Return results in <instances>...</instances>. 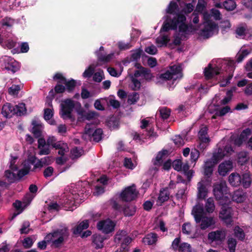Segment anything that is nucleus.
Masks as SVG:
<instances>
[{
	"instance_id": "obj_1",
	"label": "nucleus",
	"mask_w": 252,
	"mask_h": 252,
	"mask_svg": "<svg viewBox=\"0 0 252 252\" xmlns=\"http://www.w3.org/2000/svg\"><path fill=\"white\" fill-rule=\"evenodd\" d=\"M68 235L67 228L57 229L45 236L46 241L39 242L37 243V248L40 250H44L47 248V242H51L55 248H59L63 244L64 238L67 237Z\"/></svg>"
},
{
	"instance_id": "obj_2",
	"label": "nucleus",
	"mask_w": 252,
	"mask_h": 252,
	"mask_svg": "<svg viewBox=\"0 0 252 252\" xmlns=\"http://www.w3.org/2000/svg\"><path fill=\"white\" fill-rule=\"evenodd\" d=\"M213 192L218 203H231V195L228 193V189L225 183L215 184L214 186Z\"/></svg>"
},
{
	"instance_id": "obj_3",
	"label": "nucleus",
	"mask_w": 252,
	"mask_h": 252,
	"mask_svg": "<svg viewBox=\"0 0 252 252\" xmlns=\"http://www.w3.org/2000/svg\"><path fill=\"white\" fill-rule=\"evenodd\" d=\"M221 209L219 213L220 219L228 226L233 224V210L230 206V203H219Z\"/></svg>"
},
{
	"instance_id": "obj_4",
	"label": "nucleus",
	"mask_w": 252,
	"mask_h": 252,
	"mask_svg": "<svg viewBox=\"0 0 252 252\" xmlns=\"http://www.w3.org/2000/svg\"><path fill=\"white\" fill-rule=\"evenodd\" d=\"M138 194L139 192L136 189V186L132 184L123 189L119 197L122 202H130L136 200Z\"/></svg>"
},
{
	"instance_id": "obj_5",
	"label": "nucleus",
	"mask_w": 252,
	"mask_h": 252,
	"mask_svg": "<svg viewBox=\"0 0 252 252\" xmlns=\"http://www.w3.org/2000/svg\"><path fill=\"white\" fill-rule=\"evenodd\" d=\"M61 109L60 112L61 117L63 119H71L72 118V112L75 107V103L71 99H66L61 104Z\"/></svg>"
},
{
	"instance_id": "obj_6",
	"label": "nucleus",
	"mask_w": 252,
	"mask_h": 252,
	"mask_svg": "<svg viewBox=\"0 0 252 252\" xmlns=\"http://www.w3.org/2000/svg\"><path fill=\"white\" fill-rule=\"evenodd\" d=\"M226 231L224 229H218L212 231L208 234L207 238L210 244L215 243L220 245L224 241L226 237Z\"/></svg>"
},
{
	"instance_id": "obj_7",
	"label": "nucleus",
	"mask_w": 252,
	"mask_h": 252,
	"mask_svg": "<svg viewBox=\"0 0 252 252\" xmlns=\"http://www.w3.org/2000/svg\"><path fill=\"white\" fill-rule=\"evenodd\" d=\"M219 162L217 155H213L210 159H207L203 165L204 175L207 178L210 177L213 174L214 167Z\"/></svg>"
},
{
	"instance_id": "obj_8",
	"label": "nucleus",
	"mask_w": 252,
	"mask_h": 252,
	"mask_svg": "<svg viewBox=\"0 0 252 252\" xmlns=\"http://www.w3.org/2000/svg\"><path fill=\"white\" fill-rule=\"evenodd\" d=\"M115 223L110 219L102 220L97 222V228L105 234H108L114 230Z\"/></svg>"
},
{
	"instance_id": "obj_9",
	"label": "nucleus",
	"mask_w": 252,
	"mask_h": 252,
	"mask_svg": "<svg viewBox=\"0 0 252 252\" xmlns=\"http://www.w3.org/2000/svg\"><path fill=\"white\" fill-rule=\"evenodd\" d=\"M3 61L4 63V67L6 70L11 71L13 73L19 70L20 65L19 63L13 58L5 56L3 58Z\"/></svg>"
},
{
	"instance_id": "obj_10",
	"label": "nucleus",
	"mask_w": 252,
	"mask_h": 252,
	"mask_svg": "<svg viewBox=\"0 0 252 252\" xmlns=\"http://www.w3.org/2000/svg\"><path fill=\"white\" fill-rule=\"evenodd\" d=\"M204 209L202 204H198L194 206L192 210L191 214L193 215L196 223L200 222L204 217Z\"/></svg>"
},
{
	"instance_id": "obj_11",
	"label": "nucleus",
	"mask_w": 252,
	"mask_h": 252,
	"mask_svg": "<svg viewBox=\"0 0 252 252\" xmlns=\"http://www.w3.org/2000/svg\"><path fill=\"white\" fill-rule=\"evenodd\" d=\"M220 69L218 66L212 67V65L209 64L208 67L205 68L204 73L205 78L207 79H210L220 74Z\"/></svg>"
},
{
	"instance_id": "obj_12",
	"label": "nucleus",
	"mask_w": 252,
	"mask_h": 252,
	"mask_svg": "<svg viewBox=\"0 0 252 252\" xmlns=\"http://www.w3.org/2000/svg\"><path fill=\"white\" fill-rule=\"evenodd\" d=\"M232 200L237 203L244 202L248 197L247 193L243 189L235 190L231 196Z\"/></svg>"
},
{
	"instance_id": "obj_13",
	"label": "nucleus",
	"mask_w": 252,
	"mask_h": 252,
	"mask_svg": "<svg viewBox=\"0 0 252 252\" xmlns=\"http://www.w3.org/2000/svg\"><path fill=\"white\" fill-rule=\"evenodd\" d=\"M137 207L133 203H127L123 206L122 211L125 217L133 216L136 211Z\"/></svg>"
},
{
	"instance_id": "obj_14",
	"label": "nucleus",
	"mask_w": 252,
	"mask_h": 252,
	"mask_svg": "<svg viewBox=\"0 0 252 252\" xmlns=\"http://www.w3.org/2000/svg\"><path fill=\"white\" fill-rule=\"evenodd\" d=\"M251 133L252 131L250 128H247L244 129L240 133L239 137L235 139L234 141L235 144L238 146H241L244 142H245L247 140L248 137L251 135Z\"/></svg>"
},
{
	"instance_id": "obj_15",
	"label": "nucleus",
	"mask_w": 252,
	"mask_h": 252,
	"mask_svg": "<svg viewBox=\"0 0 252 252\" xmlns=\"http://www.w3.org/2000/svg\"><path fill=\"white\" fill-rule=\"evenodd\" d=\"M14 105L10 103H6L3 105L1 109V114L7 118H10L14 115Z\"/></svg>"
},
{
	"instance_id": "obj_16",
	"label": "nucleus",
	"mask_w": 252,
	"mask_h": 252,
	"mask_svg": "<svg viewBox=\"0 0 252 252\" xmlns=\"http://www.w3.org/2000/svg\"><path fill=\"white\" fill-rule=\"evenodd\" d=\"M232 147L229 145H226L223 148H219L218 153H214V155H217L218 158L220 161L225 156H227L231 152H233Z\"/></svg>"
},
{
	"instance_id": "obj_17",
	"label": "nucleus",
	"mask_w": 252,
	"mask_h": 252,
	"mask_svg": "<svg viewBox=\"0 0 252 252\" xmlns=\"http://www.w3.org/2000/svg\"><path fill=\"white\" fill-rule=\"evenodd\" d=\"M179 32L185 34H189L196 30L195 27L192 25L181 23L179 25Z\"/></svg>"
},
{
	"instance_id": "obj_18",
	"label": "nucleus",
	"mask_w": 252,
	"mask_h": 252,
	"mask_svg": "<svg viewBox=\"0 0 252 252\" xmlns=\"http://www.w3.org/2000/svg\"><path fill=\"white\" fill-rule=\"evenodd\" d=\"M169 70L172 76L174 77V75H177L176 77H174V80H176L178 79H180L183 77L182 67L181 65L174 64L169 66Z\"/></svg>"
},
{
	"instance_id": "obj_19",
	"label": "nucleus",
	"mask_w": 252,
	"mask_h": 252,
	"mask_svg": "<svg viewBox=\"0 0 252 252\" xmlns=\"http://www.w3.org/2000/svg\"><path fill=\"white\" fill-rule=\"evenodd\" d=\"M232 168V162L229 160L225 161L219 165L218 171L220 175H224L229 172Z\"/></svg>"
},
{
	"instance_id": "obj_20",
	"label": "nucleus",
	"mask_w": 252,
	"mask_h": 252,
	"mask_svg": "<svg viewBox=\"0 0 252 252\" xmlns=\"http://www.w3.org/2000/svg\"><path fill=\"white\" fill-rule=\"evenodd\" d=\"M241 175L237 173H231L228 177V182L233 187H237L241 185Z\"/></svg>"
},
{
	"instance_id": "obj_21",
	"label": "nucleus",
	"mask_w": 252,
	"mask_h": 252,
	"mask_svg": "<svg viewBox=\"0 0 252 252\" xmlns=\"http://www.w3.org/2000/svg\"><path fill=\"white\" fill-rule=\"evenodd\" d=\"M200 227L202 230H205L207 228L215 224V221L212 217L204 216L200 221Z\"/></svg>"
},
{
	"instance_id": "obj_22",
	"label": "nucleus",
	"mask_w": 252,
	"mask_h": 252,
	"mask_svg": "<svg viewBox=\"0 0 252 252\" xmlns=\"http://www.w3.org/2000/svg\"><path fill=\"white\" fill-rule=\"evenodd\" d=\"M169 195L170 192L168 190V188H162L159 191L158 197V201L161 204L160 205H161L169 199Z\"/></svg>"
},
{
	"instance_id": "obj_23",
	"label": "nucleus",
	"mask_w": 252,
	"mask_h": 252,
	"mask_svg": "<svg viewBox=\"0 0 252 252\" xmlns=\"http://www.w3.org/2000/svg\"><path fill=\"white\" fill-rule=\"evenodd\" d=\"M158 240V235L156 233H150L148 234L143 239V242L148 245H152L155 244Z\"/></svg>"
},
{
	"instance_id": "obj_24",
	"label": "nucleus",
	"mask_w": 252,
	"mask_h": 252,
	"mask_svg": "<svg viewBox=\"0 0 252 252\" xmlns=\"http://www.w3.org/2000/svg\"><path fill=\"white\" fill-rule=\"evenodd\" d=\"M89 226L88 220H84L76 225L73 229V233L75 235L80 234L82 231L86 229Z\"/></svg>"
},
{
	"instance_id": "obj_25",
	"label": "nucleus",
	"mask_w": 252,
	"mask_h": 252,
	"mask_svg": "<svg viewBox=\"0 0 252 252\" xmlns=\"http://www.w3.org/2000/svg\"><path fill=\"white\" fill-rule=\"evenodd\" d=\"M105 238L104 236L99 234H94L93 236V242L95 246V248L97 249H101L103 247V242Z\"/></svg>"
},
{
	"instance_id": "obj_26",
	"label": "nucleus",
	"mask_w": 252,
	"mask_h": 252,
	"mask_svg": "<svg viewBox=\"0 0 252 252\" xmlns=\"http://www.w3.org/2000/svg\"><path fill=\"white\" fill-rule=\"evenodd\" d=\"M176 14V16L172 19L173 22H174V25L173 27L174 29H177L178 24L185 23L187 20L186 17L184 14L181 13H178Z\"/></svg>"
},
{
	"instance_id": "obj_27",
	"label": "nucleus",
	"mask_w": 252,
	"mask_h": 252,
	"mask_svg": "<svg viewBox=\"0 0 252 252\" xmlns=\"http://www.w3.org/2000/svg\"><path fill=\"white\" fill-rule=\"evenodd\" d=\"M241 185L247 189L250 187L252 184L251 175L249 173H244L241 176Z\"/></svg>"
},
{
	"instance_id": "obj_28",
	"label": "nucleus",
	"mask_w": 252,
	"mask_h": 252,
	"mask_svg": "<svg viewBox=\"0 0 252 252\" xmlns=\"http://www.w3.org/2000/svg\"><path fill=\"white\" fill-rule=\"evenodd\" d=\"M198 194L197 197L199 199H204L207 194V189L206 186L202 182L198 183Z\"/></svg>"
},
{
	"instance_id": "obj_29",
	"label": "nucleus",
	"mask_w": 252,
	"mask_h": 252,
	"mask_svg": "<svg viewBox=\"0 0 252 252\" xmlns=\"http://www.w3.org/2000/svg\"><path fill=\"white\" fill-rule=\"evenodd\" d=\"M157 79L159 80L157 81V84H162V81H166L173 79L174 80V77L172 76L169 70H167L164 73H161L157 77Z\"/></svg>"
},
{
	"instance_id": "obj_30",
	"label": "nucleus",
	"mask_w": 252,
	"mask_h": 252,
	"mask_svg": "<svg viewBox=\"0 0 252 252\" xmlns=\"http://www.w3.org/2000/svg\"><path fill=\"white\" fill-rule=\"evenodd\" d=\"M27 111L25 104L24 103H20L18 105H14V113L17 116H22L24 115Z\"/></svg>"
},
{
	"instance_id": "obj_31",
	"label": "nucleus",
	"mask_w": 252,
	"mask_h": 252,
	"mask_svg": "<svg viewBox=\"0 0 252 252\" xmlns=\"http://www.w3.org/2000/svg\"><path fill=\"white\" fill-rule=\"evenodd\" d=\"M4 176L7 179L9 184L14 183L16 181L18 180L17 175L9 170L5 171Z\"/></svg>"
},
{
	"instance_id": "obj_32",
	"label": "nucleus",
	"mask_w": 252,
	"mask_h": 252,
	"mask_svg": "<svg viewBox=\"0 0 252 252\" xmlns=\"http://www.w3.org/2000/svg\"><path fill=\"white\" fill-rule=\"evenodd\" d=\"M33 127L32 132L33 133L34 137L39 138L41 135V131L40 128V125L38 124L36 121H33L32 122Z\"/></svg>"
},
{
	"instance_id": "obj_33",
	"label": "nucleus",
	"mask_w": 252,
	"mask_h": 252,
	"mask_svg": "<svg viewBox=\"0 0 252 252\" xmlns=\"http://www.w3.org/2000/svg\"><path fill=\"white\" fill-rule=\"evenodd\" d=\"M31 169V165L25 163L22 169L19 170L17 173L18 180H20L22 177L27 175Z\"/></svg>"
},
{
	"instance_id": "obj_34",
	"label": "nucleus",
	"mask_w": 252,
	"mask_h": 252,
	"mask_svg": "<svg viewBox=\"0 0 252 252\" xmlns=\"http://www.w3.org/2000/svg\"><path fill=\"white\" fill-rule=\"evenodd\" d=\"M168 151L166 150H163L161 152H158L156 156L154 164L155 165H160L163 162V157L166 155Z\"/></svg>"
},
{
	"instance_id": "obj_35",
	"label": "nucleus",
	"mask_w": 252,
	"mask_h": 252,
	"mask_svg": "<svg viewBox=\"0 0 252 252\" xmlns=\"http://www.w3.org/2000/svg\"><path fill=\"white\" fill-rule=\"evenodd\" d=\"M96 54L97 56L98 61L105 63H108L110 62L114 55V54L112 53L106 56H105L99 51L96 52Z\"/></svg>"
},
{
	"instance_id": "obj_36",
	"label": "nucleus",
	"mask_w": 252,
	"mask_h": 252,
	"mask_svg": "<svg viewBox=\"0 0 252 252\" xmlns=\"http://www.w3.org/2000/svg\"><path fill=\"white\" fill-rule=\"evenodd\" d=\"M205 208L206 211L209 213H213L214 212L215 206L214 200L212 198H209L207 199Z\"/></svg>"
},
{
	"instance_id": "obj_37",
	"label": "nucleus",
	"mask_w": 252,
	"mask_h": 252,
	"mask_svg": "<svg viewBox=\"0 0 252 252\" xmlns=\"http://www.w3.org/2000/svg\"><path fill=\"white\" fill-rule=\"evenodd\" d=\"M102 129L101 128H97L94 130L91 137L93 138L94 141L98 142L102 139Z\"/></svg>"
},
{
	"instance_id": "obj_38",
	"label": "nucleus",
	"mask_w": 252,
	"mask_h": 252,
	"mask_svg": "<svg viewBox=\"0 0 252 252\" xmlns=\"http://www.w3.org/2000/svg\"><path fill=\"white\" fill-rule=\"evenodd\" d=\"M84 153V150L79 147H75L71 151V158L73 159H76L80 157Z\"/></svg>"
},
{
	"instance_id": "obj_39",
	"label": "nucleus",
	"mask_w": 252,
	"mask_h": 252,
	"mask_svg": "<svg viewBox=\"0 0 252 252\" xmlns=\"http://www.w3.org/2000/svg\"><path fill=\"white\" fill-rule=\"evenodd\" d=\"M223 6L227 11H232L236 7V3L234 0H225L223 3Z\"/></svg>"
},
{
	"instance_id": "obj_40",
	"label": "nucleus",
	"mask_w": 252,
	"mask_h": 252,
	"mask_svg": "<svg viewBox=\"0 0 252 252\" xmlns=\"http://www.w3.org/2000/svg\"><path fill=\"white\" fill-rule=\"evenodd\" d=\"M179 6L178 4L174 1H171L166 9V13L170 14H175V10H178Z\"/></svg>"
},
{
	"instance_id": "obj_41",
	"label": "nucleus",
	"mask_w": 252,
	"mask_h": 252,
	"mask_svg": "<svg viewBox=\"0 0 252 252\" xmlns=\"http://www.w3.org/2000/svg\"><path fill=\"white\" fill-rule=\"evenodd\" d=\"M234 235L238 240L243 241L245 238V234L242 228L237 226L235 227L234 230Z\"/></svg>"
},
{
	"instance_id": "obj_42",
	"label": "nucleus",
	"mask_w": 252,
	"mask_h": 252,
	"mask_svg": "<svg viewBox=\"0 0 252 252\" xmlns=\"http://www.w3.org/2000/svg\"><path fill=\"white\" fill-rule=\"evenodd\" d=\"M179 251L180 252H196L194 250H192L190 244L187 243H181Z\"/></svg>"
},
{
	"instance_id": "obj_43",
	"label": "nucleus",
	"mask_w": 252,
	"mask_h": 252,
	"mask_svg": "<svg viewBox=\"0 0 252 252\" xmlns=\"http://www.w3.org/2000/svg\"><path fill=\"white\" fill-rule=\"evenodd\" d=\"M250 53V52L248 49H244L238 52L236 56V61L238 63L242 62Z\"/></svg>"
},
{
	"instance_id": "obj_44",
	"label": "nucleus",
	"mask_w": 252,
	"mask_h": 252,
	"mask_svg": "<svg viewBox=\"0 0 252 252\" xmlns=\"http://www.w3.org/2000/svg\"><path fill=\"white\" fill-rule=\"evenodd\" d=\"M237 242L235 239L229 238L227 240V244L229 252H235Z\"/></svg>"
},
{
	"instance_id": "obj_45",
	"label": "nucleus",
	"mask_w": 252,
	"mask_h": 252,
	"mask_svg": "<svg viewBox=\"0 0 252 252\" xmlns=\"http://www.w3.org/2000/svg\"><path fill=\"white\" fill-rule=\"evenodd\" d=\"M170 22H164L162 28L161 29V31L164 32H167L170 30H176V29H174L173 27L174 25V22H173V20L172 19L170 20Z\"/></svg>"
},
{
	"instance_id": "obj_46",
	"label": "nucleus",
	"mask_w": 252,
	"mask_h": 252,
	"mask_svg": "<svg viewBox=\"0 0 252 252\" xmlns=\"http://www.w3.org/2000/svg\"><path fill=\"white\" fill-rule=\"evenodd\" d=\"M64 84L66 87L67 91L68 93H70L74 90L75 87L76 86V82L75 80L71 79L69 81L66 80Z\"/></svg>"
},
{
	"instance_id": "obj_47",
	"label": "nucleus",
	"mask_w": 252,
	"mask_h": 252,
	"mask_svg": "<svg viewBox=\"0 0 252 252\" xmlns=\"http://www.w3.org/2000/svg\"><path fill=\"white\" fill-rule=\"evenodd\" d=\"M199 156L200 152L197 149L195 148L191 149L190 152V162L192 163L194 162L195 164L199 158Z\"/></svg>"
},
{
	"instance_id": "obj_48",
	"label": "nucleus",
	"mask_w": 252,
	"mask_h": 252,
	"mask_svg": "<svg viewBox=\"0 0 252 252\" xmlns=\"http://www.w3.org/2000/svg\"><path fill=\"white\" fill-rule=\"evenodd\" d=\"M53 79L55 81H57V84H64L66 81V79L63 75L60 72L56 73L53 76Z\"/></svg>"
},
{
	"instance_id": "obj_49",
	"label": "nucleus",
	"mask_w": 252,
	"mask_h": 252,
	"mask_svg": "<svg viewBox=\"0 0 252 252\" xmlns=\"http://www.w3.org/2000/svg\"><path fill=\"white\" fill-rule=\"evenodd\" d=\"M160 117L162 119L166 120L169 118L170 115V110L166 107H163L159 110Z\"/></svg>"
},
{
	"instance_id": "obj_50",
	"label": "nucleus",
	"mask_w": 252,
	"mask_h": 252,
	"mask_svg": "<svg viewBox=\"0 0 252 252\" xmlns=\"http://www.w3.org/2000/svg\"><path fill=\"white\" fill-rule=\"evenodd\" d=\"M21 90L20 86L19 85H13L8 89V93L11 95H16L19 94Z\"/></svg>"
},
{
	"instance_id": "obj_51",
	"label": "nucleus",
	"mask_w": 252,
	"mask_h": 252,
	"mask_svg": "<svg viewBox=\"0 0 252 252\" xmlns=\"http://www.w3.org/2000/svg\"><path fill=\"white\" fill-rule=\"evenodd\" d=\"M183 233L189 235L191 233V226L189 222H185L182 225V228Z\"/></svg>"
},
{
	"instance_id": "obj_52",
	"label": "nucleus",
	"mask_w": 252,
	"mask_h": 252,
	"mask_svg": "<svg viewBox=\"0 0 252 252\" xmlns=\"http://www.w3.org/2000/svg\"><path fill=\"white\" fill-rule=\"evenodd\" d=\"M126 232L125 230H122L118 232L115 236L114 241L116 243H120L125 237L126 236Z\"/></svg>"
},
{
	"instance_id": "obj_53",
	"label": "nucleus",
	"mask_w": 252,
	"mask_h": 252,
	"mask_svg": "<svg viewBox=\"0 0 252 252\" xmlns=\"http://www.w3.org/2000/svg\"><path fill=\"white\" fill-rule=\"evenodd\" d=\"M233 95V90H229L226 92V96L224 97L220 101L221 104L225 105L227 104L231 99Z\"/></svg>"
},
{
	"instance_id": "obj_54",
	"label": "nucleus",
	"mask_w": 252,
	"mask_h": 252,
	"mask_svg": "<svg viewBox=\"0 0 252 252\" xmlns=\"http://www.w3.org/2000/svg\"><path fill=\"white\" fill-rule=\"evenodd\" d=\"M104 78L103 71L100 70L94 73L93 80L96 82H100Z\"/></svg>"
},
{
	"instance_id": "obj_55",
	"label": "nucleus",
	"mask_w": 252,
	"mask_h": 252,
	"mask_svg": "<svg viewBox=\"0 0 252 252\" xmlns=\"http://www.w3.org/2000/svg\"><path fill=\"white\" fill-rule=\"evenodd\" d=\"M169 41V38L167 35H163L160 38H157L156 39V43L158 44H161L162 45L166 46L168 42Z\"/></svg>"
},
{
	"instance_id": "obj_56",
	"label": "nucleus",
	"mask_w": 252,
	"mask_h": 252,
	"mask_svg": "<svg viewBox=\"0 0 252 252\" xmlns=\"http://www.w3.org/2000/svg\"><path fill=\"white\" fill-rule=\"evenodd\" d=\"M132 239L129 236H126L122 241L121 247L123 250L126 249H129L128 245L131 242Z\"/></svg>"
},
{
	"instance_id": "obj_57",
	"label": "nucleus",
	"mask_w": 252,
	"mask_h": 252,
	"mask_svg": "<svg viewBox=\"0 0 252 252\" xmlns=\"http://www.w3.org/2000/svg\"><path fill=\"white\" fill-rule=\"evenodd\" d=\"M33 244V241L31 237L25 238L23 242V245L25 249H29Z\"/></svg>"
},
{
	"instance_id": "obj_58",
	"label": "nucleus",
	"mask_w": 252,
	"mask_h": 252,
	"mask_svg": "<svg viewBox=\"0 0 252 252\" xmlns=\"http://www.w3.org/2000/svg\"><path fill=\"white\" fill-rule=\"evenodd\" d=\"M94 67L92 65H90L83 73V76L85 78H90L94 74Z\"/></svg>"
},
{
	"instance_id": "obj_59",
	"label": "nucleus",
	"mask_w": 252,
	"mask_h": 252,
	"mask_svg": "<svg viewBox=\"0 0 252 252\" xmlns=\"http://www.w3.org/2000/svg\"><path fill=\"white\" fill-rule=\"evenodd\" d=\"M30 224L29 221H24L22 225V227L20 229V232L21 234H27L30 232V229L28 227L30 226Z\"/></svg>"
},
{
	"instance_id": "obj_60",
	"label": "nucleus",
	"mask_w": 252,
	"mask_h": 252,
	"mask_svg": "<svg viewBox=\"0 0 252 252\" xmlns=\"http://www.w3.org/2000/svg\"><path fill=\"white\" fill-rule=\"evenodd\" d=\"M139 99V94L136 92H133L128 96V101H130L131 104L135 103Z\"/></svg>"
},
{
	"instance_id": "obj_61",
	"label": "nucleus",
	"mask_w": 252,
	"mask_h": 252,
	"mask_svg": "<svg viewBox=\"0 0 252 252\" xmlns=\"http://www.w3.org/2000/svg\"><path fill=\"white\" fill-rule=\"evenodd\" d=\"M230 107L228 106H225L221 108L219 111L216 112V115L218 116H223L230 111Z\"/></svg>"
},
{
	"instance_id": "obj_62",
	"label": "nucleus",
	"mask_w": 252,
	"mask_h": 252,
	"mask_svg": "<svg viewBox=\"0 0 252 252\" xmlns=\"http://www.w3.org/2000/svg\"><path fill=\"white\" fill-rule=\"evenodd\" d=\"M44 118L45 120H50L53 116V109L50 108H45L44 110Z\"/></svg>"
},
{
	"instance_id": "obj_63",
	"label": "nucleus",
	"mask_w": 252,
	"mask_h": 252,
	"mask_svg": "<svg viewBox=\"0 0 252 252\" xmlns=\"http://www.w3.org/2000/svg\"><path fill=\"white\" fill-rule=\"evenodd\" d=\"M131 81L133 84V86L132 87V90L134 91L139 90L141 86L140 81L133 77L131 78Z\"/></svg>"
},
{
	"instance_id": "obj_64",
	"label": "nucleus",
	"mask_w": 252,
	"mask_h": 252,
	"mask_svg": "<svg viewBox=\"0 0 252 252\" xmlns=\"http://www.w3.org/2000/svg\"><path fill=\"white\" fill-rule=\"evenodd\" d=\"M110 204L114 210L118 211H122L123 206L119 204L116 200L114 199H111L110 200Z\"/></svg>"
}]
</instances>
